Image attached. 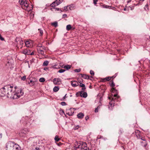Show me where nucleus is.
I'll list each match as a JSON object with an SVG mask.
<instances>
[{
    "instance_id": "412c9836",
    "label": "nucleus",
    "mask_w": 150,
    "mask_h": 150,
    "mask_svg": "<svg viewBox=\"0 0 150 150\" xmlns=\"http://www.w3.org/2000/svg\"><path fill=\"white\" fill-rule=\"evenodd\" d=\"M112 92V93H115V94H117V91L114 88H112L111 90Z\"/></svg>"
},
{
    "instance_id": "864d4df0",
    "label": "nucleus",
    "mask_w": 150,
    "mask_h": 150,
    "mask_svg": "<svg viewBox=\"0 0 150 150\" xmlns=\"http://www.w3.org/2000/svg\"><path fill=\"white\" fill-rule=\"evenodd\" d=\"M137 136L138 139H140V135L138 134V135H137Z\"/></svg>"
},
{
    "instance_id": "6e6d98bb",
    "label": "nucleus",
    "mask_w": 150,
    "mask_h": 150,
    "mask_svg": "<svg viewBox=\"0 0 150 150\" xmlns=\"http://www.w3.org/2000/svg\"><path fill=\"white\" fill-rule=\"evenodd\" d=\"M34 54V52H32L31 53L30 52V55H33Z\"/></svg>"
},
{
    "instance_id": "423d86ee",
    "label": "nucleus",
    "mask_w": 150,
    "mask_h": 150,
    "mask_svg": "<svg viewBox=\"0 0 150 150\" xmlns=\"http://www.w3.org/2000/svg\"><path fill=\"white\" fill-rule=\"evenodd\" d=\"M119 97L117 94H115L112 97V100L109 103V105L108 107L110 110H112V107L114 106L115 100L116 99V98H118Z\"/></svg>"
},
{
    "instance_id": "c9c22d12",
    "label": "nucleus",
    "mask_w": 150,
    "mask_h": 150,
    "mask_svg": "<svg viewBox=\"0 0 150 150\" xmlns=\"http://www.w3.org/2000/svg\"><path fill=\"white\" fill-rule=\"evenodd\" d=\"M73 113L71 112H67V114L69 116H71L73 115Z\"/></svg>"
},
{
    "instance_id": "39448f33",
    "label": "nucleus",
    "mask_w": 150,
    "mask_h": 150,
    "mask_svg": "<svg viewBox=\"0 0 150 150\" xmlns=\"http://www.w3.org/2000/svg\"><path fill=\"white\" fill-rule=\"evenodd\" d=\"M15 88H13V92L14 93V94H13V96L12 98L13 99H16L19 98L21 96H22L23 94V92L22 90H18L19 91L18 93L15 92Z\"/></svg>"
},
{
    "instance_id": "dca6fc26",
    "label": "nucleus",
    "mask_w": 150,
    "mask_h": 150,
    "mask_svg": "<svg viewBox=\"0 0 150 150\" xmlns=\"http://www.w3.org/2000/svg\"><path fill=\"white\" fill-rule=\"evenodd\" d=\"M84 116V114L81 112L79 113L77 115V117L79 119H82Z\"/></svg>"
},
{
    "instance_id": "ddd939ff",
    "label": "nucleus",
    "mask_w": 150,
    "mask_h": 150,
    "mask_svg": "<svg viewBox=\"0 0 150 150\" xmlns=\"http://www.w3.org/2000/svg\"><path fill=\"white\" fill-rule=\"evenodd\" d=\"M71 85L72 86L76 87L79 85V83L75 81H71Z\"/></svg>"
},
{
    "instance_id": "9b49d317",
    "label": "nucleus",
    "mask_w": 150,
    "mask_h": 150,
    "mask_svg": "<svg viewBox=\"0 0 150 150\" xmlns=\"http://www.w3.org/2000/svg\"><path fill=\"white\" fill-rule=\"evenodd\" d=\"M21 52L23 54H24L25 55H30V50L28 49H25L22 50L21 51Z\"/></svg>"
},
{
    "instance_id": "c03bdc74",
    "label": "nucleus",
    "mask_w": 150,
    "mask_h": 150,
    "mask_svg": "<svg viewBox=\"0 0 150 150\" xmlns=\"http://www.w3.org/2000/svg\"><path fill=\"white\" fill-rule=\"evenodd\" d=\"M66 95H67V94H66L65 95V96L63 97V98L62 99V100H64V99L66 98H67V97L66 96Z\"/></svg>"
},
{
    "instance_id": "4c0bfd02",
    "label": "nucleus",
    "mask_w": 150,
    "mask_h": 150,
    "mask_svg": "<svg viewBox=\"0 0 150 150\" xmlns=\"http://www.w3.org/2000/svg\"><path fill=\"white\" fill-rule=\"evenodd\" d=\"M115 86V84L114 83V82L112 81V82L110 84V86L112 87H113Z\"/></svg>"
},
{
    "instance_id": "2eb2a0df",
    "label": "nucleus",
    "mask_w": 150,
    "mask_h": 150,
    "mask_svg": "<svg viewBox=\"0 0 150 150\" xmlns=\"http://www.w3.org/2000/svg\"><path fill=\"white\" fill-rule=\"evenodd\" d=\"M80 75H81V76L84 79H90L89 78V77H90L88 75H86V74H80Z\"/></svg>"
},
{
    "instance_id": "7ed1b4c3",
    "label": "nucleus",
    "mask_w": 150,
    "mask_h": 150,
    "mask_svg": "<svg viewBox=\"0 0 150 150\" xmlns=\"http://www.w3.org/2000/svg\"><path fill=\"white\" fill-rule=\"evenodd\" d=\"M74 147V149H79L78 150H89L88 148L86 146V144L85 142H76Z\"/></svg>"
},
{
    "instance_id": "f3484780",
    "label": "nucleus",
    "mask_w": 150,
    "mask_h": 150,
    "mask_svg": "<svg viewBox=\"0 0 150 150\" xmlns=\"http://www.w3.org/2000/svg\"><path fill=\"white\" fill-rule=\"evenodd\" d=\"M113 77H107L103 79L102 80L103 81H109Z\"/></svg>"
},
{
    "instance_id": "a878e982",
    "label": "nucleus",
    "mask_w": 150,
    "mask_h": 150,
    "mask_svg": "<svg viewBox=\"0 0 150 150\" xmlns=\"http://www.w3.org/2000/svg\"><path fill=\"white\" fill-rule=\"evenodd\" d=\"M57 6L56 4V2H55V1L53 2L51 4V6L53 7H54Z\"/></svg>"
},
{
    "instance_id": "8fccbe9b",
    "label": "nucleus",
    "mask_w": 150,
    "mask_h": 150,
    "mask_svg": "<svg viewBox=\"0 0 150 150\" xmlns=\"http://www.w3.org/2000/svg\"><path fill=\"white\" fill-rule=\"evenodd\" d=\"M86 89V88L85 87H82V90L83 91H85Z\"/></svg>"
},
{
    "instance_id": "f257e3e1",
    "label": "nucleus",
    "mask_w": 150,
    "mask_h": 150,
    "mask_svg": "<svg viewBox=\"0 0 150 150\" xmlns=\"http://www.w3.org/2000/svg\"><path fill=\"white\" fill-rule=\"evenodd\" d=\"M13 87L11 86H5L0 89V96H6L8 98H12L14 93L13 92Z\"/></svg>"
},
{
    "instance_id": "a211bd4d",
    "label": "nucleus",
    "mask_w": 150,
    "mask_h": 150,
    "mask_svg": "<svg viewBox=\"0 0 150 150\" xmlns=\"http://www.w3.org/2000/svg\"><path fill=\"white\" fill-rule=\"evenodd\" d=\"M100 6L101 7H102L104 8H109L110 6H109L105 5V4H103L101 3L100 4Z\"/></svg>"
},
{
    "instance_id": "de8ad7c7",
    "label": "nucleus",
    "mask_w": 150,
    "mask_h": 150,
    "mask_svg": "<svg viewBox=\"0 0 150 150\" xmlns=\"http://www.w3.org/2000/svg\"><path fill=\"white\" fill-rule=\"evenodd\" d=\"M32 83V86L33 85H34V81H33L32 80H30V83Z\"/></svg>"
},
{
    "instance_id": "0e129e2a",
    "label": "nucleus",
    "mask_w": 150,
    "mask_h": 150,
    "mask_svg": "<svg viewBox=\"0 0 150 150\" xmlns=\"http://www.w3.org/2000/svg\"><path fill=\"white\" fill-rule=\"evenodd\" d=\"M55 9H56V10H59V8H56Z\"/></svg>"
},
{
    "instance_id": "5fc2aeb1",
    "label": "nucleus",
    "mask_w": 150,
    "mask_h": 150,
    "mask_svg": "<svg viewBox=\"0 0 150 150\" xmlns=\"http://www.w3.org/2000/svg\"><path fill=\"white\" fill-rule=\"evenodd\" d=\"M39 148L38 147H36L35 148V149H33V150H39Z\"/></svg>"
},
{
    "instance_id": "0eeeda50",
    "label": "nucleus",
    "mask_w": 150,
    "mask_h": 150,
    "mask_svg": "<svg viewBox=\"0 0 150 150\" xmlns=\"http://www.w3.org/2000/svg\"><path fill=\"white\" fill-rule=\"evenodd\" d=\"M29 132L28 131L27 129H23L21 130L19 133L20 136L22 137H25Z\"/></svg>"
},
{
    "instance_id": "bf43d9fd",
    "label": "nucleus",
    "mask_w": 150,
    "mask_h": 150,
    "mask_svg": "<svg viewBox=\"0 0 150 150\" xmlns=\"http://www.w3.org/2000/svg\"><path fill=\"white\" fill-rule=\"evenodd\" d=\"M82 82V81L81 80L79 81V82L80 83H81Z\"/></svg>"
},
{
    "instance_id": "9d476101",
    "label": "nucleus",
    "mask_w": 150,
    "mask_h": 150,
    "mask_svg": "<svg viewBox=\"0 0 150 150\" xmlns=\"http://www.w3.org/2000/svg\"><path fill=\"white\" fill-rule=\"evenodd\" d=\"M46 49L45 47L44 46H43L42 47H37V50L38 53L41 55L44 54V50Z\"/></svg>"
},
{
    "instance_id": "4be33fe9",
    "label": "nucleus",
    "mask_w": 150,
    "mask_h": 150,
    "mask_svg": "<svg viewBox=\"0 0 150 150\" xmlns=\"http://www.w3.org/2000/svg\"><path fill=\"white\" fill-rule=\"evenodd\" d=\"M49 64V62L48 61H45L43 63L42 65L44 66H47Z\"/></svg>"
},
{
    "instance_id": "052dcab7",
    "label": "nucleus",
    "mask_w": 150,
    "mask_h": 150,
    "mask_svg": "<svg viewBox=\"0 0 150 150\" xmlns=\"http://www.w3.org/2000/svg\"><path fill=\"white\" fill-rule=\"evenodd\" d=\"M61 111V112L62 113H64V111L63 110H62Z\"/></svg>"
},
{
    "instance_id": "e433bc0d",
    "label": "nucleus",
    "mask_w": 150,
    "mask_h": 150,
    "mask_svg": "<svg viewBox=\"0 0 150 150\" xmlns=\"http://www.w3.org/2000/svg\"><path fill=\"white\" fill-rule=\"evenodd\" d=\"M26 78V76H24L23 77H22L21 78V79L23 81H24L25 80Z\"/></svg>"
},
{
    "instance_id": "4d7b16f0",
    "label": "nucleus",
    "mask_w": 150,
    "mask_h": 150,
    "mask_svg": "<svg viewBox=\"0 0 150 150\" xmlns=\"http://www.w3.org/2000/svg\"><path fill=\"white\" fill-rule=\"evenodd\" d=\"M141 143L142 144V145L143 146V144L144 145V142H141Z\"/></svg>"
},
{
    "instance_id": "f8f14e48",
    "label": "nucleus",
    "mask_w": 150,
    "mask_h": 150,
    "mask_svg": "<svg viewBox=\"0 0 150 150\" xmlns=\"http://www.w3.org/2000/svg\"><path fill=\"white\" fill-rule=\"evenodd\" d=\"M53 82L55 84L59 85L61 83V80L59 78H54V79Z\"/></svg>"
},
{
    "instance_id": "a19ab883",
    "label": "nucleus",
    "mask_w": 150,
    "mask_h": 150,
    "mask_svg": "<svg viewBox=\"0 0 150 150\" xmlns=\"http://www.w3.org/2000/svg\"><path fill=\"white\" fill-rule=\"evenodd\" d=\"M0 39L1 41H4V39L2 37L1 35L0 34Z\"/></svg>"
},
{
    "instance_id": "bb28decb",
    "label": "nucleus",
    "mask_w": 150,
    "mask_h": 150,
    "mask_svg": "<svg viewBox=\"0 0 150 150\" xmlns=\"http://www.w3.org/2000/svg\"><path fill=\"white\" fill-rule=\"evenodd\" d=\"M25 44L26 46L27 47H29V45L30 44V42H29V41H26L25 42Z\"/></svg>"
},
{
    "instance_id": "69168bd1",
    "label": "nucleus",
    "mask_w": 150,
    "mask_h": 150,
    "mask_svg": "<svg viewBox=\"0 0 150 150\" xmlns=\"http://www.w3.org/2000/svg\"><path fill=\"white\" fill-rule=\"evenodd\" d=\"M70 109H71V108H70V109H69L68 110H67V112H69L70 111Z\"/></svg>"
},
{
    "instance_id": "338daca9",
    "label": "nucleus",
    "mask_w": 150,
    "mask_h": 150,
    "mask_svg": "<svg viewBox=\"0 0 150 150\" xmlns=\"http://www.w3.org/2000/svg\"><path fill=\"white\" fill-rule=\"evenodd\" d=\"M126 8H124V11H126Z\"/></svg>"
},
{
    "instance_id": "4468645a",
    "label": "nucleus",
    "mask_w": 150,
    "mask_h": 150,
    "mask_svg": "<svg viewBox=\"0 0 150 150\" xmlns=\"http://www.w3.org/2000/svg\"><path fill=\"white\" fill-rule=\"evenodd\" d=\"M62 67L63 68L66 69L67 70H68L71 68V65H63Z\"/></svg>"
},
{
    "instance_id": "f03ea898",
    "label": "nucleus",
    "mask_w": 150,
    "mask_h": 150,
    "mask_svg": "<svg viewBox=\"0 0 150 150\" xmlns=\"http://www.w3.org/2000/svg\"><path fill=\"white\" fill-rule=\"evenodd\" d=\"M19 145L13 142H9L6 144V150H20Z\"/></svg>"
},
{
    "instance_id": "6e6552de",
    "label": "nucleus",
    "mask_w": 150,
    "mask_h": 150,
    "mask_svg": "<svg viewBox=\"0 0 150 150\" xmlns=\"http://www.w3.org/2000/svg\"><path fill=\"white\" fill-rule=\"evenodd\" d=\"M16 43L18 47L21 48L22 47V45L23 42L22 39L20 38H16Z\"/></svg>"
},
{
    "instance_id": "a18cd8bd",
    "label": "nucleus",
    "mask_w": 150,
    "mask_h": 150,
    "mask_svg": "<svg viewBox=\"0 0 150 150\" xmlns=\"http://www.w3.org/2000/svg\"><path fill=\"white\" fill-rule=\"evenodd\" d=\"M43 47V46H42V45L41 44H39L37 46V47Z\"/></svg>"
},
{
    "instance_id": "ea45409f",
    "label": "nucleus",
    "mask_w": 150,
    "mask_h": 150,
    "mask_svg": "<svg viewBox=\"0 0 150 150\" xmlns=\"http://www.w3.org/2000/svg\"><path fill=\"white\" fill-rule=\"evenodd\" d=\"M100 108L99 106H98L96 109L95 111V112H98V108Z\"/></svg>"
},
{
    "instance_id": "7c9ffc66",
    "label": "nucleus",
    "mask_w": 150,
    "mask_h": 150,
    "mask_svg": "<svg viewBox=\"0 0 150 150\" xmlns=\"http://www.w3.org/2000/svg\"><path fill=\"white\" fill-rule=\"evenodd\" d=\"M65 71V70L62 69H60L58 71V72L59 73H63Z\"/></svg>"
},
{
    "instance_id": "79ce46f5",
    "label": "nucleus",
    "mask_w": 150,
    "mask_h": 150,
    "mask_svg": "<svg viewBox=\"0 0 150 150\" xmlns=\"http://www.w3.org/2000/svg\"><path fill=\"white\" fill-rule=\"evenodd\" d=\"M79 127V125H77L75 126L74 127V129H78V128Z\"/></svg>"
},
{
    "instance_id": "72a5a7b5",
    "label": "nucleus",
    "mask_w": 150,
    "mask_h": 150,
    "mask_svg": "<svg viewBox=\"0 0 150 150\" xmlns=\"http://www.w3.org/2000/svg\"><path fill=\"white\" fill-rule=\"evenodd\" d=\"M81 71V69H74V71L76 72H79Z\"/></svg>"
},
{
    "instance_id": "680f3d73",
    "label": "nucleus",
    "mask_w": 150,
    "mask_h": 150,
    "mask_svg": "<svg viewBox=\"0 0 150 150\" xmlns=\"http://www.w3.org/2000/svg\"><path fill=\"white\" fill-rule=\"evenodd\" d=\"M148 4H146L145 6V7H146V8H147V7H148Z\"/></svg>"
},
{
    "instance_id": "5701e85b",
    "label": "nucleus",
    "mask_w": 150,
    "mask_h": 150,
    "mask_svg": "<svg viewBox=\"0 0 150 150\" xmlns=\"http://www.w3.org/2000/svg\"><path fill=\"white\" fill-rule=\"evenodd\" d=\"M69 7V9L70 10H72L74 7V5L73 4H71V5L68 6Z\"/></svg>"
},
{
    "instance_id": "37998d69",
    "label": "nucleus",
    "mask_w": 150,
    "mask_h": 150,
    "mask_svg": "<svg viewBox=\"0 0 150 150\" xmlns=\"http://www.w3.org/2000/svg\"><path fill=\"white\" fill-rule=\"evenodd\" d=\"M98 0H93V3L94 4L96 5L97 4V2L98 1Z\"/></svg>"
},
{
    "instance_id": "e2e57ef3",
    "label": "nucleus",
    "mask_w": 150,
    "mask_h": 150,
    "mask_svg": "<svg viewBox=\"0 0 150 150\" xmlns=\"http://www.w3.org/2000/svg\"><path fill=\"white\" fill-rule=\"evenodd\" d=\"M48 69L47 68H44V70H46L47 69Z\"/></svg>"
},
{
    "instance_id": "58836bf2",
    "label": "nucleus",
    "mask_w": 150,
    "mask_h": 150,
    "mask_svg": "<svg viewBox=\"0 0 150 150\" xmlns=\"http://www.w3.org/2000/svg\"><path fill=\"white\" fill-rule=\"evenodd\" d=\"M61 104L63 106L65 105H66V103L65 102H62L61 103Z\"/></svg>"
},
{
    "instance_id": "3c124183",
    "label": "nucleus",
    "mask_w": 150,
    "mask_h": 150,
    "mask_svg": "<svg viewBox=\"0 0 150 150\" xmlns=\"http://www.w3.org/2000/svg\"><path fill=\"white\" fill-rule=\"evenodd\" d=\"M68 7V6H65L64 7V10L67 11V7Z\"/></svg>"
},
{
    "instance_id": "774afa93",
    "label": "nucleus",
    "mask_w": 150,
    "mask_h": 150,
    "mask_svg": "<svg viewBox=\"0 0 150 150\" xmlns=\"http://www.w3.org/2000/svg\"><path fill=\"white\" fill-rule=\"evenodd\" d=\"M53 68L55 69L56 68L55 67H54V66L52 67Z\"/></svg>"
},
{
    "instance_id": "b1692460",
    "label": "nucleus",
    "mask_w": 150,
    "mask_h": 150,
    "mask_svg": "<svg viewBox=\"0 0 150 150\" xmlns=\"http://www.w3.org/2000/svg\"><path fill=\"white\" fill-rule=\"evenodd\" d=\"M59 89V88L58 87L55 86L53 89V91L54 92H56Z\"/></svg>"
},
{
    "instance_id": "c85d7f7f",
    "label": "nucleus",
    "mask_w": 150,
    "mask_h": 150,
    "mask_svg": "<svg viewBox=\"0 0 150 150\" xmlns=\"http://www.w3.org/2000/svg\"><path fill=\"white\" fill-rule=\"evenodd\" d=\"M54 139L56 142H58L60 140V139L58 136H56L55 137Z\"/></svg>"
},
{
    "instance_id": "13d9d810",
    "label": "nucleus",
    "mask_w": 150,
    "mask_h": 150,
    "mask_svg": "<svg viewBox=\"0 0 150 150\" xmlns=\"http://www.w3.org/2000/svg\"><path fill=\"white\" fill-rule=\"evenodd\" d=\"M62 144V143H59L58 144V145L59 146H61Z\"/></svg>"
},
{
    "instance_id": "1a4fd4ad",
    "label": "nucleus",
    "mask_w": 150,
    "mask_h": 150,
    "mask_svg": "<svg viewBox=\"0 0 150 150\" xmlns=\"http://www.w3.org/2000/svg\"><path fill=\"white\" fill-rule=\"evenodd\" d=\"M76 95L77 97L80 96L81 97H82L84 98H86L87 96V93L86 92H84L83 91H81L80 92L77 93L76 94Z\"/></svg>"
},
{
    "instance_id": "49530a36",
    "label": "nucleus",
    "mask_w": 150,
    "mask_h": 150,
    "mask_svg": "<svg viewBox=\"0 0 150 150\" xmlns=\"http://www.w3.org/2000/svg\"><path fill=\"white\" fill-rule=\"evenodd\" d=\"M129 8L131 10H132L134 8V7L133 6H129V8H128L129 9Z\"/></svg>"
},
{
    "instance_id": "473e14b6",
    "label": "nucleus",
    "mask_w": 150,
    "mask_h": 150,
    "mask_svg": "<svg viewBox=\"0 0 150 150\" xmlns=\"http://www.w3.org/2000/svg\"><path fill=\"white\" fill-rule=\"evenodd\" d=\"M38 30L39 31L40 33V35L42 36L43 34V31L42 30H41V29H39Z\"/></svg>"
},
{
    "instance_id": "f704fd0d",
    "label": "nucleus",
    "mask_w": 150,
    "mask_h": 150,
    "mask_svg": "<svg viewBox=\"0 0 150 150\" xmlns=\"http://www.w3.org/2000/svg\"><path fill=\"white\" fill-rule=\"evenodd\" d=\"M79 86L81 87H85V85L84 84L80 83L79 84Z\"/></svg>"
},
{
    "instance_id": "393cba45",
    "label": "nucleus",
    "mask_w": 150,
    "mask_h": 150,
    "mask_svg": "<svg viewBox=\"0 0 150 150\" xmlns=\"http://www.w3.org/2000/svg\"><path fill=\"white\" fill-rule=\"evenodd\" d=\"M71 25H67L66 26V29L67 30H69L71 28Z\"/></svg>"
},
{
    "instance_id": "c756f323",
    "label": "nucleus",
    "mask_w": 150,
    "mask_h": 150,
    "mask_svg": "<svg viewBox=\"0 0 150 150\" xmlns=\"http://www.w3.org/2000/svg\"><path fill=\"white\" fill-rule=\"evenodd\" d=\"M52 25L54 26L55 27H56L57 26V22H55L53 23L52 24Z\"/></svg>"
},
{
    "instance_id": "20e7f679",
    "label": "nucleus",
    "mask_w": 150,
    "mask_h": 150,
    "mask_svg": "<svg viewBox=\"0 0 150 150\" xmlns=\"http://www.w3.org/2000/svg\"><path fill=\"white\" fill-rule=\"evenodd\" d=\"M19 2L23 9L28 11H30L32 9L30 7L28 1L26 0H19Z\"/></svg>"
},
{
    "instance_id": "aec40b11",
    "label": "nucleus",
    "mask_w": 150,
    "mask_h": 150,
    "mask_svg": "<svg viewBox=\"0 0 150 150\" xmlns=\"http://www.w3.org/2000/svg\"><path fill=\"white\" fill-rule=\"evenodd\" d=\"M63 0H56L55 2L57 5H58L60 4L63 1Z\"/></svg>"
},
{
    "instance_id": "603ef678",
    "label": "nucleus",
    "mask_w": 150,
    "mask_h": 150,
    "mask_svg": "<svg viewBox=\"0 0 150 150\" xmlns=\"http://www.w3.org/2000/svg\"><path fill=\"white\" fill-rule=\"evenodd\" d=\"M89 119V117L88 116H86L85 117V119L86 120H87Z\"/></svg>"
},
{
    "instance_id": "2f4dec72",
    "label": "nucleus",
    "mask_w": 150,
    "mask_h": 150,
    "mask_svg": "<svg viewBox=\"0 0 150 150\" xmlns=\"http://www.w3.org/2000/svg\"><path fill=\"white\" fill-rule=\"evenodd\" d=\"M90 73L92 76H93L94 75V71L92 70L90 71Z\"/></svg>"
},
{
    "instance_id": "09e8293b",
    "label": "nucleus",
    "mask_w": 150,
    "mask_h": 150,
    "mask_svg": "<svg viewBox=\"0 0 150 150\" xmlns=\"http://www.w3.org/2000/svg\"><path fill=\"white\" fill-rule=\"evenodd\" d=\"M67 17V15L66 14H64L63 15L62 18H65Z\"/></svg>"
},
{
    "instance_id": "6ab92c4d",
    "label": "nucleus",
    "mask_w": 150,
    "mask_h": 150,
    "mask_svg": "<svg viewBox=\"0 0 150 150\" xmlns=\"http://www.w3.org/2000/svg\"><path fill=\"white\" fill-rule=\"evenodd\" d=\"M140 139H141L142 140L144 141V145L143 144V146L145 147L146 145H147V142L146 141L145 139L144 138H141Z\"/></svg>"
},
{
    "instance_id": "cd10ccee",
    "label": "nucleus",
    "mask_w": 150,
    "mask_h": 150,
    "mask_svg": "<svg viewBox=\"0 0 150 150\" xmlns=\"http://www.w3.org/2000/svg\"><path fill=\"white\" fill-rule=\"evenodd\" d=\"M45 81V79L44 78H41L39 79V81L41 82H43Z\"/></svg>"
}]
</instances>
